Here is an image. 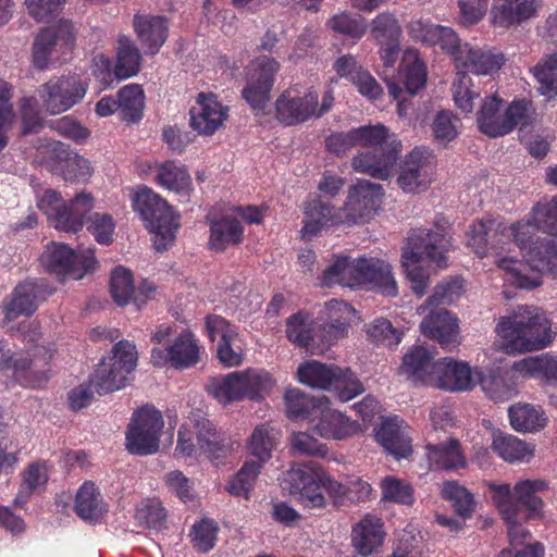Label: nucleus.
Listing matches in <instances>:
<instances>
[{
    "instance_id": "obj_35",
    "label": "nucleus",
    "mask_w": 557,
    "mask_h": 557,
    "mask_svg": "<svg viewBox=\"0 0 557 557\" xmlns=\"http://www.w3.org/2000/svg\"><path fill=\"white\" fill-rule=\"evenodd\" d=\"M133 24L147 53L156 54L168 37L166 21L162 16L136 14Z\"/></svg>"
},
{
    "instance_id": "obj_10",
    "label": "nucleus",
    "mask_w": 557,
    "mask_h": 557,
    "mask_svg": "<svg viewBox=\"0 0 557 557\" xmlns=\"http://www.w3.org/2000/svg\"><path fill=\"white\" fill-rule=\"evenodd\" d=\"M193 423L191 429L187 425L180 429L175 449L177 454L183 457L191 456L196 451L195 438L198 448L211 459H218L228 450L226 437L215 430L210 420L199 418Z\"/></svg>"
},
{
    "instance_id": "obj_39",
    "label": "nucleus",
    "mask_w": 557,
    "mask_h": 557,
    "mask_svg": "<svg viewBox=\"0 0 557 557\" xmlns=\"http://www.w3.org/2000/svg\"><path fill=\"white\" fill-rule=\"evenodd\" d=\"M343 224L339 211L324 203L321 199L309 201L305 209L304 227L301 230L304 237L317 235L323 227Z\"/></svg>"
},
{
    "instance_id": "obj_63",
    "label": "nucleus",
    "mask_w": 557,
    "mask_h": 557,
    "mask_svg": "<svg viewBox=\"0 0 557 557\" xmlns=\"http://www.w3.org/2000/svg\"><path fill=\"white\" fill-rule=\"evenodd\" d=\"M48 480L47 471L44 465L33 463L30 465L23 475V482L20 487L17 495L14 498L16 506L24 505L30 495L44 485Z\"/></svg>"
},
{
    "instance_id": "obj_34",
    "label": "nucleus",
    "mask_w": 557,
    "mask_h": 557,
    "mask_svg": "<svg viewBox=\"0 0 557 557\" xmlns=\"http://www.w3.org/2000/svg\"><path fill=\"white\" fill-rule=\"evenodd\" d=\"M494 490V505L498 509L500 516L505 520L508 529V536L512 546L522 544V541L530 535L522 527V521L525 519L522 513L516 512V505H512L507 486H493Z\"/></svg>"
},
{
    "instance_id": "obj_4",
    "label": "nucleus",
    "mask_w": 557,
    "mask_h": 557,
    "mask_svg": "<svg viewBox=\"0 0 557 557\" xmlns=\"http://www.w3.org/2000/svg\"><path fill=\"white\" fill-rule=\"evenodd\" d=\"M133 207L146 222L157 250H166L173 245L175 233L180 227L178 216L174 215L164 199L151 188L144 186L135 193Z\"/></svg>"
},
{
    "instance_id": "obj_59",
    "label": "nucleus",
    "mask_w": 557,
    "mask_h": 557,
    "mask_svg": "<svg viewBox=\"0 0 557 557\" xmlns=\"http://www.w3.org/2000/svg\"><path fill=\"white\" fill-rule=\"evenodd\" d=\"M539 91L548 98L557 96V53L547 55L532 70Z\"/></svg>"
},
{
    "instance_id": "obj_49",
    "label": "nucleus",
    "mask_w": 557,
    "mask_h": 557,
    "mask_svg": "<svg viewBox=\"0 0 557 557\" xmlns=\"http://www.w3.org/2000/svg\"><path fill=\"white\" fill-rule=\"evenodd\" d=\"M243 239L240 223L230 215L211 222L210 246L215 250H224L228 245L239 244Z\"/></svg>"
},
{
    "instance_id": "obj_48",
    "label": "nucleus",
    "mask_w": 557,
    "mask_h": 557,
    "mask_svg": "<svg viewBox=\"0 0 557 557\" xmlns=\"http://www.w3.org/2000/svg\"><path fill=\"white\" fill-rule=\"evenodd\" d=\"M75 512L84 520H98L106 511V504L92 482H85L76 493Z\"/></svg>"
},
{
    "instance_id": "obj_51",
    "label": "nucleus",
    "mask_w": 557,
    "mask_h": 557,
    "mask_svg": "<svg viewBox=\"0 0 557 557\" xmlns=\"http://www.w3.org/2000/svg\"><path fill=\"white\" fill-rule=\"evenodd\" d=\"M400 73L404 77L406 90L409 94L414 95L424 87L426 82V69L416 49L405 50L400 63Z\"/></svg>"
},
{
    "instance_id": "obj_21",
    "label": "nucleus",
    "mask_w": 557,
    "mask_h": 557,
    "mask_svg": "<svg viewBox=\"0 0 557 557\" xmlns=\"http://www.w3.org/2000/svg\"><path fill=\"white\" fill-rule=\"evenodd\" d=\"M420 330L426 337L435 339L443 348L451 349L460 344L458 320L445 308L429 307Z\"/></svg>"
},
{
    "instance_id": "obj_57",
    "label": "nucleus",
    "mask_w": 557,
    "mask_h": 557,
    "mask_svg": "<svg viewBox=\"0 0 557 557\" xmlns=\"http://www.w3.org/2000/svg\"><path fill=\"white\" fill-rule=\"evenodd\" d=\"M117 101L124 120L135 122L140 119L145 106V95L139 85L131 84L123 87L119 91Z\"/></svg>"
},
{
    "instance_id": "obj_11",
    "label": "nucleus",
    "mask_w": 557,
    "mask_h": 557,
    "mask_svg": "<svg viewBox=\"0 0 557 557\" xmlns=\"http://www.w3.org/2000/svg\"><path fill=\"white\" fill-rule=\"evenodd\" d=\"M87 83L77 74L49 79L38 89L42 108L52 115L61 114L78 104L87 92Z\"/></svg>"
},
{
    "instance_id": "obj_62",
    "label": "nucleus",
    "mask_w": 557,
    "mask_h": 557,
    "mask_svg": "<svg viewBox=\"0 0 557 557\" xmlns=\"http://www.w3.org/2000/svg\"><path fill=\"white\" fill-rule=\"evenodd\" d=\"M331 388L343 403L349 401L364 392L359 379L349 369L341 368H337Z\"/></svg>"
},
{
    "instance_id": "obj_32",
    "label": "nucleus",
    "mask_w": 557,
    "mask_h": 557,
    "mask_svg": "<svg viewBox=\"0 0 557 557\" xmlns=\"http://www.w3.org/2000/svg\"><path fill=\"white\" fill-rule=\"evenodd\" d=\"M313 430L323 438L346 440L356 435L360 431L357 421L351 420L341 411L326 409L315 421H312Z\"/></svg>"
},
{
    "instance_id": "obj_8",
    "label": "nucleus",
    "mask_w": 557,
    "mask_h": 557,
    "mask_svg": "<svg viewBox=\"0 0 557 557\" xmlns=\"http://www.w3.org/2000/svg\"><path fill=\"white\" fill-rule=\"evenodd\" d=\"M137 351L128 341L119 342L112 349V356L104 358L90 377V385L106 394L125 386L127 375L135 369Z\"/></svg>"
},
{
    "instance_id": "obj_26",
    "label": "nucleus",
    "mask_w": 557,
    "mask_h": 557,
    "mask_svg": "<svg viewBox=\"0 0 557 557\" xmlns=\"http://www.w3.org/2000/svg\"><path fill=\"white\" fill-rule=\"evenodd\" d=\"M360 286L374 289L387 297L398 293L397 282L392 265L379 258L361 257Z\"/></svg>"
},
{
    "instance_id": "obj_20",
    "label": "nucleus",
    "mask_w": 557,
    "mask_h": 557,
    "mask_svg": "<svg viewBox=\"0 0 557 557\" xmlns=\"http://www.w3.org/2000/svg\"><path fill=\"white\" fill-rule=\"evenodd\" d=\"M504 54L497 50L463 44L457 50L455 63L458 72L475 75H493L504 65Z\"/></svg>"
},
{
    "instance_id": "obj_42",
    "label": "nucleus",
    "mask_w": 557,
    "mask_h": 557,
    "mask_svg": "<svg viewBox=\"0 0 557 557\" xmlns=\"http://www.w3.org/2000/svg\"><path fill=\"white\" fill-rule=\"evenodd\" d=\"M511 370L523 379L557 380V358L548 354L527 357L513 362Z\"/></svg>"
},
{
    "instance_id": "obj_55",
    "label": "nucleus",
    "mask_w": 557,
    "mask_h": 557,
    "mask_svg": "<svg viewBox=\"0 0 557 557\" xmlns=\"http://www.w3.org/2000/svg\"><path fill=\"white\" fill-rule=\"evenodd\" d=\"M94 200L89 194H78L69 206L64 207V215L59 218V230L76 233L83 226V219L92 209Z\"/></svg>"
},
{
    "instance_id": "obj_31",
    "label": "nucleus",
    "mask_w": 557,
    "mask_h": 557,
    "mask_svg": "<svg viewBox=\"0 0 557 557\" xmlns=\"http://www.w3.org/2000/svg\"><path fill=\"white\" fill-rule=\"evenodd\" d=\"M408 429L401 419H387L380 425L375 435L376 441L396 459L407 458L412 451Z\"/></svg>"
},
{
    "instance_id": "obj_2",
    "label": "nucleus",
    "mask_w": 557,
    "mask_h": 557,
    "mask_svg": "<svg viewBox=\"0 0 557 557\" xmlns=\"http://www.w3.org/2000/svg\"><path fill=\"white\" fill-rule=\"evenodd\" d=\"M281 485L298 502L308 508H322L326 499L322 488L326 491L335 505L343 504L345 499L355 500L352 487L347 483L338 482L321 469L308 465L293 466L284 472Z\"/></svg>"
},
{
    "instance_id": "obj_9",
    "label": "nucleus",
    "mask_w": 557,
    "mask_h": 557,
    "mask_svg": "<svg viewBox=\"0 0 557 557\" xmlns=\"http://www.w3.org/2000/svg\"><path fill=\"white\" fill-rule=\"evenodd\" d=\"M498 267L507 274L510 284L531 289L541 284L543 271H547L557 278V239L549 240L543 253L537 257L533 264H523L521 260L512 257H503L497 260Z\"/></svg>"
},
{
    "instance_id": "obj_1",
    "label": "nucleus",
    "mask_w": 557,
    "mask_h": 557,
    "mask_svg": "<svg viewBox=\"0 0 557 557\" xmlns=\"http://www.w3.org/2000/svg\"><path fill=\"white\" fill-rule=\"evenodd\" d=\"M496 333L509 352H525L547 347L554 337L545 313L533 306H519L502 317Z\"/></svg>"
},
{
    "instance_id": "obj_41",
    "label": "nucleus",
    "mask_w": 557,
    "mask_h": 557,
    "mask_svg": "<svg viewBox=\"0 0 557 557\" xmlns=\"http://www.w3.org/2000/svg\"><path fill=\"white\" fill-rule=\"evenodd\" d=\"M57 153L59 168L65 181L85 182L91 176L90 162L84 157L65 149L59 141L51 143Z\"/></svg>"
},
{
    "instance_id": "obj_6",
    "label": "nucleus",
    "mask_w": 557,
    "mask_h": 557,
    "mask_svg": "<svg viewBox=\"0 0 557 557\" xmlns=\"http://www.w3.org/2000/svg\"><path fill=\"white\" fill-rule=\"evenodd\" d=\"M530 109L524 100L512 101L505 107V102L496 96L484 99L478 112V125L482 133L490 137L504 136L516 126L529 124Z\"/></svg>"
},
{
    "instance_id": "obj_36",
    "label": "nucleus",
    "mask_w": 557,
    "mask_h": 557,
    "mask_svg": "<svg viewBox=\"0 0 557 557\" xmlns=\"http://www.w3.org/2000/svg\"><path fill=\"white\" fill-rule=\"evenodd\" d=\"M13 368L15 379L24 386L39 387L48 375L35 368L27 358L13 359L7 343L0 341V371Z\"/></svg>"
},
{
    "instance_id": "obj_15",
    "label": "nucleus",
    "mask_w": 557,
    "mask_h": 557,
    "mask_svg": "<svg viewBox=\"0 0 557 557\" xmlns=\"http://www.w3.org/2000/svg\"><path fill=\"white\" fill-rule=\"evenodd\" d=\"M280 67L275 59L267 55L259 57L251 63L242 96L252 110L263 111L269 103L270 92Z\"/></svg>"
},
{
    "instance_id": "obj_52",
    "label": "nucleus",
    "mask_w": 557,
    "mask_h": 557,
    "mask_svg": "<svg viewBox=\"0 0 557 557\" xmlns=\"http://www.w3.org/2000/svg\"><path fill=\"white\" fill-rule=\"evenodd\" d=\"M444 499L450 503L454 511L462 519L472 517L475 510V499L472 493L457 481H445L441 487Z\"/></svg>"
},
{
    "instance_id": "obj_25",
    "label": "nucleus",
    "mask_w": 557,
    "mask_h": 557,
    "mask_svg": "<svg viewBox=\"0 0 557 557\" xmlns=\"http://www.w3.org/2000/svg\"><path fill=\"white\" fill-rule=\"evenodd\" d=\"M199 359V348L190 332L181 333L165 349L153 348L151 362L162 367L171 362L175 368H186L195 364Z\"/></svg>"
},
{
    "instance_id": "obj_50",
    "label": "nucleus",
    "mask_w": 557,
    "mask_h": 557,
    "mask_svg": "<svg viewBox=\"0 0 557 557\" xmlns=\"http://www.w3.org/2000/svg\"><path fill=\"white\" fill-rule=\"evenodd\" d=\"M141 55L127 36H120L116 46L115 75L121 78H128L136 75L140 70Z\"/></svg>"
},
{
    "instance_id": "obj_40",
    "label": "nucleus",
    "mask_w": 557,
    "mask_h": 557,
    "mask_svg": "<svg viewBox=\"0 0 557 557\" xmlns=\"http://www.w3.org/2000/svg\"><path fill=\"white\" fill-rule=\"evenodd\" d=\"M154 180L163 188L182 196L191 189V178L186 168L174 161L157 163L153 168Z\"/></svg>"
},
{
    "instance_id": "obj_23",
    "label": "nucleus",
    "mask_w": 557,
    "mask_h": 557,
    "mask_svg": "<svg viewBox=\"0 0 557 557\" xmlns=\"http://www.w3.org/2000/svg\"><path fill=\"white\" fill-rule=\"evenodd\" d=\"M51 294L52 289L44 282L26 281L17 285L4 304L5 320L12 321L20 315L33 314L38 304Z\"/></svg>"
},
{
    "instance_id": "obj_27",
    "label": "nucleus",
    "mask_w": 557,
    "mask_h": 557,
    "mask_svg": "<svg viewBox=\"0 0 557 557\" xmlns=\"http://www.w3.org/2000/svg\"><path fill=\"white\" fill-rule=\"evenodd\" d=\"M154 290L156 287L148 282L135 288L132 272L126 268L117 267L112 272L110 292L119 306H125L133 299L136 307L140 308L154 294Z\"/></svg>"
},
{
    "instance_id": "obj_29",
    "label": "nucleus",
    "mask_w": 557,
    "mask_h": 557,
    "mask_svg": "<svg viewBox=\"0 0 557 557\" xmlns=\"http://www.w3.org/2000/svg\"><path fill=\"white\" fill-rule=\"evenodd\" d=\"M318 92L309 90L304 96L292 97L289 92L282 94L276 100L277 117L287 125L305 122L315 117Z\"/></svg>"
},
{
    "instance_id": "obj_60",
    "label": "nucleus",
    "mask_w": 557,
    "mask_h": 557,
    "mask_svg": "<svg viewBox=\"0 0 557 557\" xmlns=\"http://www.w3.org/2000/svg\"><path fill=\"white\" fill-rule=\"evenodd\" d=\"M287 338L299 347H309L313 339V319L309 313L298 312L288 318Z\"/></svg>"
},
{
    "instance_id": "obj_18",
    "label": "nucleus",
    "mask_w": 557,
    "mask_h": 557,
    "mask_svg": "<svg viewBox=\"0 0 557 557\" xmlns=\"http://www.w3.org/2000/svg\"><path fill=\"white\" fill-rule=\"evenodd\" d=\"M539 228L531 218L518 221L511 225L500 223L498 244L511 243L524 258L523 264H533L539 256L543 253L546 244L537 236Z\"/></svg>"
},
{
    "instance_id": "obj_24",
    "label": "nucleus",
    "mask_w": 557,
    "mask_h": 557,
    "mask_svg": "<svg viewBox=\"0 0 557 557\" xmlns=\"http://www.w3.org/2000/svg\"><path fill=\"white\" fill-rule=\"evenodd\" d=\"M492 500L494 502L493 486H507L509 490L510 500L516 505V512L522 513L521 508L524 507L528 511L527 518L540 517L543 509V500L537 496V493L547 490V483L544 480H521L518 481L513 487L507 483H487Z\"/></svg>"
},
{
    "instance_id": "obj_14",
    "label": "nucleus",
    "mask_w": 557,
    "mask_h": 557,
    "mask_svg": "<svg viewBox=\"0 0 557 557\" xmlns=\"http://www.w3.org/2000/svg\"><path fill=\"white\" fill-rule=\"evenodd\" d=\"M382 186L369 181H359L348 190L347 200L338 209L343 224L358 225L370 221L380 207Z\"/></svg>"
},
{
    "instance_id": "obj_47",
    "label": "nucleus",
    "mask_w": 557,
    "mask_h": 557,
    "mask_svg": "<svg viewBox=\"0 0 557 557\" xmlns=\"http://www.w3.org/2000/svg\"><path fill=\"white\" fill-rule=\"evenodd\" d=\"M475 374L483 392L495 401H506L516 394L515 383L499 369L475 371Z\"/></svg>"
},
{
    "instance_id": "obj_17",
    "label": "nucleus",
    "mask_w": 557,
    "mask_h": 557,
    "mask_svg": "<svg viewBox=\"0 0 557 557\" xmlns=\"http://www.w3.org/2000/svg\"><path fill=\"white\" fill-rule=\"evenodd\" d=\"M434 175V156L426 147H416L403 160L397 182L406 193L428 188Z\"/></svg>"
},
{
    "instance_id": "obj_30",
    "label": "nucleus",
    "mask_w": 557,
    "mask_h": 557,
    "mask_svg": "<svg viewBox=\"0 0 557 557\" xmlns=\"http://www.w3.org/2000/svg\"><path fill=\"white\" fill-rule=\"evenodd\" d=\"M408 33L412 39L429 46H440L449 52L454 59L457 50L462 47L457 34L450 27L430 24L423 20L411 21Z\"/></svg>"
},
{
    "instance_id": "obj_12",
    "label": "nucleus",
    "mask_w": 557,
    "mask_h": 557,
    "mask_svg": "<svg viewBox=\"0 0 557 557\" xmlns=\"http://www.w3.org/2000/svg\"><path fill=\"white\" fill-rule=\"evenodd\" d=\"M75 28L69 21L42 29L33 44V64L38 70L48 69L53 62L67 54L75 45Z\"/></svg>"
},
{
    "instance_id": "obj_61",
    "label": "nucleus",
    "mask_w": 557,
    "mask_h": 557,
    "mask_svg": "<svg viewBox=\"0 0 557 557\" xmlns=\"http://www.w3.org/2000/svg\"><path fill=\"white\" fill-rule=\"evenodd\" d=\"M382 499L399 505L411 506L414 502L413 488L405 480L385 476L381 480Z\"/></svg>"
},
{
    "instance_id": "obj_54",
    "label": "nucleus",
    "mask_w": 557,
    "mask_h": 557,
    "mask_svg": "<svg viewBox=\"0 0 557 557\" xmlns=\"http://www.w3.org/2000/svg\"><path fill=\"white\" fill-rule=\"evenodd\" d=\"M280 441V433L269 424L257 425L248 441L250 454L258 458L257 462L263 465L271 458V453Z\"/></svg>"
},
{
    "instance_id": "obj_43",
    "label": "nucleus",
    "mask_w": 557,
    "mask_h": 557,
    "mask_svg": "<svg viewBox=\"0 0 557 557\" xmlns=\"http://www.w3.org/2000/svg\"><path fill=\"white\" fill-rule=\"evenodd\" d=\"M492 450L504 461L527 462L534 456V448L520 438L504 433L493 434Z\"/></svg>"
},
{
    "instance_id": "obj_19",
    "label": "nucleus",
    "mask_w": 557,
    "mask_h": 557,
    "mask_svg": "<svg viewBox=\"0 0 557 557\" xmlns=\"http://www.w3.org/2000/svg\"><path fill=\"white\" fill-rule=\"evenodd\" d=\"M543 0H493L490 22L494 27L509 28L537 16Z\"/></svg>"
},
{
    "instance_id": "obj_44",
    "label": "nucleus",
    "mask_w": 557,
    "mask_h": 557,
    "mask_svg": "<svg viewBox=\"0 0 557 557\" xmlns=\"http://www.w3.org/2000/svg\"><path fill=\"white\" fill-rule=\"evenodd\" d=\"M435 363L432 354L425 347L414 346L404 356L401 371L414 380L431 385Z\"/></svg>"
},
{
    "instance_id": "obj_3",
    "label": "nucleus",
    "mask_w": 557,
    "mask_h": 557,
    "mask_svg": "<svg viewBox=\"0 0 557 557\" xmlns=\"http://www.w3.org/2000/svg\"><path fill=\"white\" fill-rule=\"evenodd\" d=\"M450 247V237L443 227H436L434 231L419 228L410 233L403 249L401 264L417 295L422 296L425 293L429 282V276L420 264L421 261L428 259L437 267L444 268L447 265L446 253Z\"/></svg>"
},
{
    "instance_id": "obj_37",
    "label": "nucleus",
    "mask_w": 557,
    "mask_h": 557,
    "mask_svg": "<svg viewBox=\"0 0 557 557\" xmlns=\"http://www.w3.org/2000/svg\"><path fill=\"white\" fill-rule=\"evenodd\" d=\"M384 136L383 125L362 126L347 133H335L327 137L325 144L329 151L339 156L346 153L352 147L361 143H373L372 140Z\"/></svg>"
},
{
    "instance_id": "obj_13",
    "label": "nucleus",
    "mask_w": 557,
    "mask_h": 557,
    "mask_svg": "<svg viewBox=\"0 0 557 557\" xmlns=\"http://www.w3.org/2000/svg\"><path fill=\"white\" fill-rule=\"evenodd\" d=\"M163 428L160 411L145 407L134 413L126 432V448L135 455H150L159 448V435Z\"/></svg>"
},
{
    "instance_id": "obj_38",
    "label": "nucleus",
    "mask_w": 557,
    "mask_h": 557,
    "mask_svg": "<svg viewBox=\"0 0 557 557\" xmlns=\"http://www.w3.org/2000/svg\"><path fill=\"white\" fill-rule=\"evenodd\" d=\"M360 264L361 257L358 259L337 257L333 264L324 270L321 284L326 287L335 284L350 288L359 287L361 274Z\"/></svg>"
},
{
    "instance_id": "obj_7",
    "label": "nucleus",
    "mask_w": 557,
    "mask_h": 557,
    "mask_svg": "<svg viewBox=\"0 0 557 557\" xmlns=\"http://www.w3.org/2000/svg\"><path fill=\"white\" fill-rule=\"evenodd\" d=\"M383 131L384 136L382 138L372 140L373 143H361L362 150L351 160L355 171L380 180H386L391 176L401 145L396 135L384 125Z\"/></svg>"
},
{
    "instance_id": "obj_45",
    "label": "nucleus",
    "mask_w": 557,
    "mask_h": 557,
    "mask_svg": "<svg viewBox=\"0 0 557 557\" xmlns=\"http://www.w3.org/2000/svg\"><path fill=\"white\" fill-rule=\"evenodd\" d=\"M426 457L431 467L454 470L466 467V458L462 455L457 440L450 438L448 443H428Z\"/></svg>"
},
{
    "instance_id": "obj_56",
    "label": "nucleus",
    "mask_w": 557,
    "mask_h": 557,
    "mask_svg": "<svg viewBox=\"0 0 557 557\" xmlns=\"http://www.w3.org/2000/svg\"><path fill=\"white\" fill-rule=\"evenodd\" d=\"M338 367L325 366L318 361L307 362L298 368V379L312 388L330 389Z\"/></svg>"
},
{
    "instance_id": "obj_46",
    "label": "nucleus",
    "mask_w": 557,
    "mask_h": 557,
    "mask_svg": "<svg viewBox=\"0 0 557 557\" xmlns=\"http://www.w3.org/2000/svg\"><path fill=\"white\" fill-rule=\"evenodd\" d=\"M500 223L496 220L479 221L470 226L467 233V244L475 255L483 257L486 255L487 246L504 250L502 244H498Z\"/></svg>"
},
{
    "instance_id": "obj_53",
    "label": "nucleus",
    "mask_w": 557,
    "mask_h": 557,
    "mask_svg": "<svg viewBox=\"0 0 557 557\" xmlns=\"http://www.w3.org/2000/svg\"><path fill=\"white\" fill-rule=\"evenodd\" d=\"M511 426L519 432H534L544 428L546 418L543 411L530 404H516L508 410Z\"/></svg>"
},
{
    "instance_id": "obj_58",
    "label": "nucleus",
    "mask_w": 557,
    "mask_h": 557,
    "mask_svg": "<svg viewBox=\"0 0 557 557\" xmlns=\"http://www.w3.org/2000/svg\"><path fill=\"white\" fill-rule=\"evenodd\" d=\"M262 465L255 460L246 461L239 471L232 476L227 484V492L237 497L248 498Z\"/></svg>"
},
{
    "instance_id": "obj_22",
    "label": "nucleus",
    "mask_w": 557,
    "mask_h": 557,
    "mask_svg": "<svg viewBox=\"0 0 557 557\" xmlns=\"http://www.w3.org/2000/svg\"><path fill=\"white\" fill-rule=\"evenodd\" d=\"M468 363L444 358L436 361L432 386L449 391H470L475 386L476 374Z\"/></svg>"
},
{
    "instance_id": "obj_64",
    "label": "nucleus",
    "mask_w": 557,
    "mask_h": 557,
    "mask_svg": "<svg viewBox=\"0 0 557 557\" xmlns=\"http://www.w3.org/2000/svg\"><path fill=\"white\" fill-rule=\"evenodd\" d=\"M531 220L539 230L557 235V197L537 203L532 210Z\"/></svg>"
},
{
    "instance_id": "obj_28",
    "label": "nucleus",
    "mask_w": 557,
    "mask_h": 557,
    "mask_svg": "<svg viewBox=\"0 0 557 557\" xmlns=\"http://www.w3.org/2000/svg\"><path fill=\"white\" fill-rule=\"evenodd\" d=\"M227 117V108L213 95L198 96L197 104L190 110V125L199 134L211 135Z\"/></svg>"
},
{
    "instance_id": "obj_16",
    "label": "nucleus",
    "mask_w": 557,
    "mask_h": 557,
    "mask_svg": "<svg viewBox=\"0 0 557 557\" xmlns=\"http://www.w3.org/2000/svg\"><path fill=\"white\" fill-rule=\"evenodd\" d=\"M41 263L59 275L81 280L86 272L95 268L96 259L91 250H87L85 255L75 252L67 245L52 243L42 253Z\"/></svg>"
},
{
    "instance_id": "obj_5",
    "label": "nucleus",
    "mask_w": 557,
    "mask_h": 557,
    "mask_svg": "<svg viewBox=\"0 0 557 557\" xmlns=\"http://www.w3.org/2000/svg\"><path fill=\"white\" fill-rule=\"evenodd\" d=\"M274 385V380L264 370L248 369L214 377L208 392L222 405L244 398L261 399Z\"/></svg>"
},
{
    "instance_id": "obj_33",
    "label": "nucleus",
    "mask_w": 557,
    "mask_h": 557,
    "mask_svg": "<svg viewBox=\"0 0 557 557\" xmlns=\"http://www.w3.org/2000/svg\"><path fill=\"white\" fill-rule=\"evenodd\" d=\"M385 535L382 520L368 515L352 529V546L360 555L367 557L383 544Z\"/></svg>"
}]
</instances>
